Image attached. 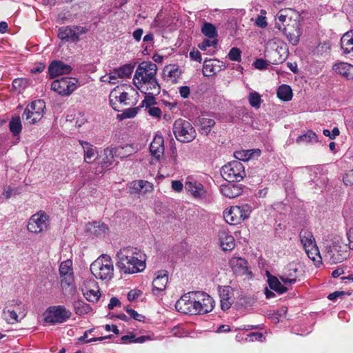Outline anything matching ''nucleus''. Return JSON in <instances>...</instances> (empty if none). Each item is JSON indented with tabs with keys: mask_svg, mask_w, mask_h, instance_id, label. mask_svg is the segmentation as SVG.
<instances>
[{
	"mask_svg": "<svg viewBox=\"0 0 353 353\" xmlns=\"http://www.w3.org/2000/svg\"><path fill=\"white\" fill-rule=\"evenodd\" d=\"M117 266L123 274H135L145 268V254L134 247H125L117 254Z\"/></svg>",
	"mask_w": 353,
	"mask_h": 353,
	"instance_id": "nucleus-1",
	"label": "nucleus"
},
{
	"mask_svg": "<svg viewBox=\"0 0 353 353\" xmlns=\"http://www.w3.org/2000/svg\"><path fill=\"white\" fill-rule=\"evenodd\" d=\"M157 66L151 61L139 64L133 78L134 85L141 92H146L149 87L153 92H160L161 88L156 78Z\"/></svg>",
	"mask_w": 353,
	"mask_h": 353,
	"instance_id": "nucleus-2",
	"label": "nucleus"
},
{
	"mask_svg": "<svg viewBox=\"0 0 353 353\" xmlns=\"http://www.w3.org/2000/svg\"><path fill=\"white\" fill-rule=\"evenodd\" d=\"M90 271L97 279L110 280L114 275V265L111 258L106 254L101 255L90 265Z\"/></svg>",
	"mask_w": 353,
	"mask_h": 353,
	"instance_id": "nucleus-3",
	"label": "nucleus"
},
{
	"mask_svg": "<svg viewBox=\"0 0 353 353\" xmlns=\"http://www.w3.org/2000/svg\"><path fill=\"white\" fill-rule=\"evenodd\" d=\"M200 301L197 292H190L183 295L175 304L177 311L185 314H200Z\"/></svg>",
	"mask_w": 353,
	"mask_h": 353,
	"instance_id": "nucleus-4",
	"label": "nucleus"
},
{
	"mask_svg": "<svg viewBox=\"0 0 353 353\" xmlns=\"http://www.w3.org/2000/svg\"><path fill=\"white\" fill-rule=\"evenodd\" d=\"M175 138L182 143H190L196 137V132L192 124L183 119H176L172 126Z\"/></svg>",
	"mask_w": 353,
	"mask_h": 353,
	"instance_id": "nucleus-5",
	"label": "nucleus"
},
{
	"mask_svg": "<svg viewBox=\"0 0 353 353\" xmlns=\"http://www.w3.org/2000/svg\"><path fill=\"white\" fill-rule=\"evenodd\" d=\"M252 209L248 204L232 206L223 212L225 221L230 225H237L250 217Z\"/></svg>",
	"mask_w": 353,
	"mask_h": 353,
	"instance_id": "nucleus-6",
	"label": "nucleus"
},
{
	"mask_svg": "<svg viewBox=\"0 0 353 353\" xmlns=\"http://www.w3.org/2000/svg\"><path fill=\"white\" fill-rule=\"evenodd\" d=\"M45 108L46 103L43 100L34 101L26 106L22 118L30 125L35 124L43 117Z\"/></svg>",
	"mask_w": 353,
	"mask_h": 353,
	"instance_id": "nucleus-7",
	"label": "nucleus"
},
{
	"mask_svg": "<svg viewBox=\"0 0 353 353\" xmlns=\"http://www.w3.org/2000/svg\"><path fill=\"white\" fill-rule=\"evenodd\" d=\"M221 173L228 182L240 181L245 176V168L239 161H233L224 165Z\"/></svg>",
	"mask_w": 353,
	"mask_h": 353,
	"instance_id": "nucleus-8",
	"label": "nucleus"
},
{
	"mask_svg": "<svg viewBox=\"0 0 353 353\" xmlns=\"http://www.w3.org/2000/svg\"><path fill=\"white\" fill-rule=\"evenodd\" d=\"M43 316L45 321L48 323H62L70 317L71 312L63 305H56L49 307Z\"/></svg>",
	"mask_w": 353,
	"mask_h": 353,
	"instance_id": "nucleus-9",
	"label": "nucleus"
},
{
	"mask_svg": "<svg viewBox=\"0 0 353 353\" xmlns=\"http://www.w3.org/2000/svg\"><path fill=\"white\" fill-rule=\"evenodd\" d=\"M324 256L330 263L336 264L347 259L349 256V253L345 246H341L336 243H332L326 247Z\"/></svg>",
	"mask_w": 353,
	"mask_h": 353,
	"instance_id": "nucleus-10",
	"label": "nucleus"
},
{
	"mask_svg": "<svg viewBox=\"0 0 353 353\" xmlns=\"http://www.w3.org/2000/svg\"><path fill=\"white\" fill-rule=\"evenodd\" d=\"M77 83L76 78H61L52 81L51 89L59 95L69 96L77 88Z\"/></svg>",
	"mask_w": 353,
	"mask_h": 353,
	"instance_id": "nucleus-11",
	"label": "nucleus"
},
{
	"mask_svg": "<svg viewBox=\"0 0 353 353\" xmlns=\"http://www.w3.org/2000/svg\"><path fill=\"white\" fill-rule=\"evenodd\" d=\"M86 32L87 29L82 26H63L59 28L58 37L65 42H78L80 36Z\"/></svg>",
	"mask_w": 353,
	"mask_h": 353,
	"instance_id": "nucleus-12",
	"label": "nucleus"
},
{
	"mask_svg": "<svg viewBox=\"0 0 353 353\" xmlns=\"http://www.w3.org/2000/svg\"><path fill=\"white\" fill-rule=\"evenodd\" d=\"M49 225V217L43 211L33 214L29 219L28 230L34 233H39L46 230Z\"/></svg>",
	"mask_w": 353,
	"mask_h": 353,
	"instance_id": "nucleus-13",
	"label": "nucleus"
},
{
	"mask_svg": "<svg viewBox=\"0 0 353 353\" xmlns=\"http://www.w3.org/2000/svg\"><path fill=\"white\" fill-rule=\"evenodd\" d=\"M114 148H107L97 157L99 165L95 168L94 174L99 176L112 165L114 162Z\"/></svg>",
	"mask_w": 353,
	"mask_h": 353,
	"instance_id": "nucleus-14",
	"label": "nucleus"
},
{
	"mask_svg": "<svg viewBox=\"0 0 353 353\" xmlns=\"http://www.w3.org/2000/svg\"><path fill=\"white\" fill-rule=\"evenodd\" d=\"M184 188L196 199H203L206 196V190L203 185L193 176L187 177Z\"/></svg>",
	"mask_w": 353,
	"mask_h": 353,
	"instance_id": "nucleus-15",
	"label": "nucleus"
},
{
	"mask_svg": "<svg viewBox=\"0 0 353 353\" xmlns=\"http://www.w3.org/2000/svg\"><path fill=\"white\" fill-rule=\"evenodd\" d=\"M124 86H117L114 88L110 94L109 101L112 108L119 111V108L117 107V103L120 104H123L124 105H130V103L128 101L129 100L128 93L124 90Z\"/></svg>",
	"mask_w": 353,
	"mask_h": 353,
	"instance_id": "nucleus-16",
	"label": "nucleus"
},
{
	"mask_svg": "<svg viewBox=\"0 0 353 353\" xmlns=\"http://www.w3.org/2000/svg\"><path fill=\"white\" fill-rule=\"evenodd\" d=\"M48 74L50 79H54L58 76L70 74L72 70L71 65L61 61H52L48 66Z\"/></svg>",
	"mask_w": 353,
	"mask_h": 353,
	"instance_id": "nucleus-17",
	"label": "nucleus"
},
{
	"mask_svg": "<svg viewBox=\"0 0 353 353\" xmlns=\"http://www.w3.org/2000/svg\"><path fill=\"white\" fill-rule=\"evenodd\" d=\"M82 292L85 298L90 302H97L101 296L99 287L94 280L86 281L82 288Z\"/></svg>",
	"mask_w": 353,
	"mask_h": 353,
	"instance_id": "nucleus-18",
	"label": "nucleus"
},
{
	"mask_svg": "<svg viewBox=\"0 0 353 353\" xmlns=\"http://www.w3.org/2000/svg\"><path fill=\"white\" fill-rule=\"evenodd\" d=\"M165 152L164 139L161 134H156L150 145V152L151 156L159 161Z\"/></svg>",
	"mask_w": 353,
	"mask_h": 353,
	"instance_id": "nucleus-19",
	"label": "nucleus"
},
{
	"mask_svg": "<svg viewBox=\"0 0 353 353\" xmlns=\"http://www.w3.org/2000/svg\"><path fill=\"white\" fill-rule=\"evenodd\" d=\"M267 54L270 58L269 63L277 65L283 63L288 55L287 48L284 45L277 46L274 49L268 50Z\"/></svg>",
	"mask_w": 353,
	"mask_h": 353,
	"instance_id": "nucleus-20",
	"label": "nucleus"
},
{
	"mask_svg": "<svg viewBox=\"0 0 353 353\" xmlns=\"http://www.w3.org/2000/svg\"><path fill=\"white\" fill-rule=\"evenodd\" d=\"M284 34L293 46L297 45L301 35L300 23L297 21H294L292 25H288L284 29Z\"/></svg>",
	"mask_w": 353,
	"mask_h": 353,
	"instance_id": "nucleus-21",
	"label": "nucleus"
},
{
	"mask_svg": "<svg viewBox=\"0 0 353 353\" xmlns=\"http://www.w3.org/2000/svg\"><path fill=\"white\" fill-rule=\"evenodd\" d=\"M168 282V273L166 270H160L156 273L152 282V292L154 294L163 291Z\"/></svg>",
	"mask_w": 353,
	"mask_h": 353,
	"instance_id": "nucleus-22",
	"label": "nucleus"
},
{
	"mask_svg": "<svg viewBox=\"0 0 353 353\" xmlns=\"http://www.w3.org/2000/svg\"><path fill=\"white\" fill-rule=\"evenodd\" d=\"M198 299L200 301V314L211 312L214 307V301L208 294L197 292Z\"/></svg>",
	"mask_w": 353,
	"mask_h": 353,
	"instance_id": "nucleus-23",
	"label": "nucleus"
},
{
	"mask_svg": "<svg viewBox=\"0 0 353 353\" xmlns=\"http://www.w3.org/2000/svg\"><path fill=\"white\" fill-rule=\"evenodd\" d=\"M221 307L223 311L228 310L232 302L231 301L232 288L230 286H223L219 288Z\"/></svg>",
	"mask_w": 353,
	"mask_h": 353,
	"instance_id": "nucleus-24",
	"label": "nucleus"
},
{
	"mask_svg": "<svg viewBox=\"0 0 353 353\" xmlns=\"http://www.w3.org/2000/svg\"><path fill=\"white\" fill-rule=\"evenodd\" d=\"M163 74L165 77L168 78L172 83H176L182 74V70L179 65L170 64L164 67Z\"/></svg>",
	"mask_w": 353,
	"mask_h": 353,
	"instance_id": "nucleus-25",
	"label": "nucleus"
},
{
	"mask_svg": "<svg viewBox=\"0 0 353 353\" xmlns=\"http://www.w3.org/2000/svg\"><path fill=\"white\" fill-rule=\"evenodd\" d=\"M233 272L236 274H245L248 272V262L241 257H233L230 261Z\"/></svg>",
	"mask_w": 353,
	"mask_h": 353,
	"instance_id": "nucleus-26",
	"label": "nucleus"
},
{
	"mask_svg": "<svg viewBox=\"0 0 353 353\" xmlns=\"http://www.w3.org/2000/svg\"><path fill=\"white\" fill-rule=\"evenodd\" d=\"M220 190L223 196L230 199L235 198L242 193V189L239 185L231 183V182L221 185Z\"/></svg>",
	"mask_w": 353,
	"mask_h": 353,
	"instance_id": "nucleus-27",
	"label": "nucleus"
},
{
	"mask_svg": "<svg viewBox=\"0 0 353 353\" xmlns=\"http://www.w3.org/2000/svg\"><path fill=\"white\" fill-rule=\"evenodd\" d=\"M220 245L225 251L231 250L234 247V239L225 230H221L219 232Z\"/></svg>",
	"mask_w": 353,
	"mask_h": 353,
	"instance_id": "nucleus-28",
	"label": "nucleus"
},
{
	"mask_svg": "<svg viewBox=\"0 0 353 353\" xmlns=\"http://www.w3.org/2000/svg\"><path fill=\"white\" fill-rule=\"evenodd\" d=\"M79 142L83 150L84 161L92 163L97 153V148L87 141L80 140Z\"/></svg>",
	"mask_w": 353,
	"mask_h": 353,
	"instance_id": "nucleus-29",
	"label": "nucleus"
},
{
	"mask_svg": "<svg viewBox=\"0 0 353 353\" xmlns=\"http://www.w3.org/2000/svg\"><path fill=\"white\" fill-rule=\"evenodd\" d=\"M333 70L347 79H353V65L351 64L344 62L336 63L333 66Z\"/></svg>",
	"mask_w": 353,
	"mask_h": 353,
	"instance_id": "nucleus-30",
	"label": "nucleus"
},
{
	"mask_svg": "<svg viewBox=\"0 0 353 353\" xmlns=\"http://www.w3.org/2000/svg\"><path fill=\"white\" fill-rule=\"evenodd\" d=\"M341 48L344 54L353 52V30L343 35L341 39Z\"/></svg>",
	"mask_w": 353,
	"mask_h": 353,
	"instance_id": "nucleus-31",
	"label": "nucleus"
},
{
	"mask_svg": "<svg viewBox=\"0 0 353 353\" xmlns=\"http://www.w3.org/2000/svg\"><path fill=\"white\" fill-rule=\"evenodd\" d=\"M216 60H205L203 65V74L205 77H212L220 70V66Z\"/></svg>",
	"mask_w": 353,
	"mask_h": 353,
	"instance_id": "nucleus-32",
	"label": "nucleus"
},
{
	"mask_svg": "<svg viewBox=\"0 0 353 353\" xmlns=\"http://www.w3.org/2000/svg\"><path fill=\"white\" fill-rule=\"evenodd\" d=\"M261 150L259 149H252L248 150L236 151L234 152V157L238 161H248L254 157H259Z\"/></svg>",
	"mask_w": 353,
	"mask_h": 353,
	"instance_id": "nucleus-33",
	"label": "nucleus"
},
{
	"mask_svg": "<svg viewBox=\"0 0 353 353\" xmlns=\"http://www.w3.org/2000/svg\"><path fill=\"white\" fill-rule=\"evenodd\" d=\"M200 130L202 134L208 135L211 130V128L214 125L215 121L214 119L201 116L199 119Z\"/></svg>",
	"mask_w": 353,
	"mask_h": 353,
	"instance_id": "nucleus-34",
	"label": "nucleus"
},
{
	"mask_svg": "<svg viewBox=\"0 0 353 353\" xmlns=\"http://www.w3.org/2000/svg\"><path fill=\"white\" fill-rule=\"evenodd\" d=\"M299 237L304 249L315 245V241L312 234L307 230H301Z\"/></svg>",
	"mask_w": 353,
	"mask_h": 353,
	"instance_id": "nucleus-35",
	"label": "nucleus"
},
{
	"mask_svg": "<svg viewBox=\"0 0 353 353\" xmlns=\"http://www.w3.org/2000/svg\"><path fill=\"white\" fill-rule=\"evenodd\" d=\"M277 97L284 101H288L292 98L291 88L285 84L281 85L277 90Z\"/></svg>",
	"mask_w": 353,
	"mask_h": 353,
	"instance_id": "nucleus-36",
	"label": "nucleus"
},
{
	"mask_svg": "<svg viewBox=\"0 0 353 353\" xmlns=\"http://www.w3.org/2000/svg\"><path fill=\"white\" fill-rule=\"evenodd\" d=\"M88 229L96 236L104 235L108 231V228L105 223L97 221L90 224Z\"/></svg>",
	"mask_w": 353,
	"mask_h": 353,
	"instance_id": "nucleus-37",
	"label": "nucleus"
},
{
	"mask_svg": "<svg viewBox=\"0 0 353 353\" xmlns=\"http://www.w3.org/2000/svg\"><path fill=\"white\" fill-rule=\"evenodd\" d=\"M268 283L270 288L279 292V294H283L287 292L288 288L286 286L283 285L281 282L275 276H271L268 279Z\"/></svg>",
	"mask_w": 353,
	"mask_h": 353,
	"instance_id": "nucleus-38",
	"label": "nucleus"
},
{
	"mask_svg": "<svg viewBox=\"0 0 353 353\" xmlns=\"http://www.w3.org/2000/svg\"><path fill=\"white\" fill-rule=\"evenodd\" d=\"M9 129L14 136H18L21 133L22 124L19 117H14L10 119Z\"/></svg>",
	"mask_w": 353,
	"mask_h": 353,
	"instance_id": "nucleus-39",
	"label": "nucleus"
},
{
	"mask_svg": "<svg viewBox=\"0 0 353 353\" xmlns=\"http://www.w3.org/2000/svg\"><path fill=\"white\" fill-rule=\"evenodd\" d=\"M147 88L148 90L146 92H142L145 94V99L142 101V106L149 108L156 103V99L154 96L159 94L160 92L154 93L149 87Z\"/></svg>",
	"mask_w": 353,
	"mask_h": 353,
	"instance_id": "nucleus-40",
	"label": "nucleus"
},
{
	"mask_svg": "<svg viewBox=\"0 0 353 353\" xmlns=\"http://www.w3.org/2000/svg\"><path fill=\"white\" fill-rule=\"evenodd\" d=\"M296 141L299 144L303 143H316L318 141V138L315 132L312 130H308L305 134L297 137Z\"/></svg>",
	"mask_w": 353,
	"mask_h": 353,
	"instance_id": "nucleus-41",
	"label": "nucleus"
},
{
	"mask_svg": "<svg viewBox=\"0 0 353 353\" xmlns=\"http://www.w3.org/2000/svg\"><path fill=\"white\" fill-rule=\"evenodd\" d=\"M3 316L4 319L10 324L19 322L17 312L14 309L3 308Z\"/></svg>",
	"mask_w": 353,
	"mask_h": 353,
	"instance_id": "nucleus-42",
	"label": "nucleus"
},
{
	"mask_svg": "<svg viewBox=\"0 0 353 353\" xmlns=\"http://www.w3.org/2000/svg\"><path fill=\"white\" fill-rule=\"evenodd\" d=\"M201 32L209 39H216L217 37V31L216 27L210 23H204L201 28Z\"/></svg>",
	"mask_w": 353,
	"mask_h": 353,
	"instance_id": "nucleus-43",
	"label": "nucleus"
},
{
	"mask_svg": "<svg viewBox=\"0 0 353 353\" xmlns=\"http://www.w3.org/2000/svg\"><path fill=\"white\" fill-rule=\"evenodd\" d=\"M74 307L75 313L78 315L88 314L92 310L89 304L81 301L76 302Z\"/></svg>",
	"mask_w": 353,
	"mask_h": 353,
	"instance_id": "nucleus-44",
	"label": "nucleus"
},
{
	"mask_svg": "<svg viewBox=\"0 0 353 353\" xmlns=\"http://www.w3.org/2000/svg\"><path fill=\"white\" fill-rule=\"evenodd\" d=\"M116 69L118 72L117 76H119L121 79H125L129 78L131 76L133 72L134 65L132 64H125Z\"/></svg>",
	"mask_w": 353,
	"mask_h": 353,
	"instance_id": "nucleus-45",
	"label": "nucleus"
},
{
	"mask_svg": "<svg viewBox=\"0 0 353 353\" xmlns=\"http://www.w3.org/2000/svg\"><path fill=\"white\" fill-rule=\"evenodd\" d=\"M72 262L70 260L63 261L59 266V274L61 276L72 274Z\"/></svg>",
	"mask_w": 353,
	"mask_h": 353,
	"instance_id": "nucleus-46",
	"label": "nucleus"
},
{
	"mask_svg": "<svg viewBox=\"0 0 353 353\" xmlns=\"http://www.w3.org/2000/svg\"><path fill=\"white\" fill-rule=\"evenodd\" d=\"M308 257L311 259L313 261L315 262H321V256L320 255L319 249L316 245H313L310 248L305 249Z\"/></svg>",
	"mask_w": 353,
	"mask_h": 353,
	"instance_id": "nucleus-47",
	"label": "nucleus"
},
{
	"mask_svg": "<svg viewBox=\"0 0 353 353\" xmlns=\"http://www.w3.org/2000/svg\"><path fill=\"white\" fill-rule=\"evenodd\" d=\"M139 108H130L124 110L121 114L117 115L119 120L134 118L138 113Z\"/></svg>",
	"mask_w": 353,
	"mask_h": 353,
	"instance_id": "nucleus-48",
	"label": "nucleus"
},
{
	"mask_svg": "<svg viewBox=\"0 0 353 353\" xmlns=\"http://www.w3.org/2000/svg\"><path fill=\"white\" fill-rule=\"evenodd\" d=\"M248 101L252 107L259 108L262 102L261 95L256 92H252L248 96Z\"/></svg>",
	"mask_w": 353,
	"mask_h": 353,
	"instance_id": "nucleus-49",
	"label": "nucleus"
},
{
	"mask_svg": "<svg viewBox=\"0 0 353 353\" xmlns=\"http://www.w3.org/2000/svg\"><path fill=\"white\" fill-rule=\"evenodd\" d=\"M228 58L231 61L240 62L241 61V51L238 48H232L228 53Z\"/></svg>",
	"mask_w": 353,
	"mask_h": 353,
	"instance_id": "nucleus-50",
	"label": "nucleus"
},
{
	"mask_svg": "<svg viewBox=\"0 0 353 353\" xmlns=\"http://www.w3.org/2000/svg\"><path fill=\"white\" fill-rule=\"evenodd\" d=\"M218 40L216 39H213L212 40H210V39H205L199 43V48L205 51L207 50L208 48L209 47H214L215 48L217 45Z\"/></svg>",
	"mask_w": 353,
	"mask_h": 353,
	"instance_id": "nucleus-51",
	"label": "nucleus"
},
{
	"mask_svg": "<svg viewBox=\"0 0 353 353\" xmlns=\"http://www.w3.org/2000/svg\"><path fill=\"white\" fill-rule=\"evenodd\" d=\"M88 334H87V332H85L83 333V335L79 338V341L81 342V343H90V342H94V341H101L103 339L111 338V335L104 336V337H94V338H92L90 339H88Z\"/></svg>",
	"mask_w": 353,
	"mask_h": 353,
	"instance_id": "nucleus-52",
	"label": "nucleus"
},
{
	"mask_svg": "<svg viewBox=\"0 0 353 353\" xmlns=\"http://www.w3.org/2000/svg\"><path fill=\"white\" fill-rule=\"evenodd\" d=\"M142 184H145L144 180L134 181L130 184L131 193L141 192Z\"/></svg>",
	"mask_w": 353,
	"mask_h": 353,
	"instance_id": "nucleus-53",
	"label": "nucleus"
},
{
	"mask_svg": "<svg viewBox=\"0 0 353 353\" xmlns=\"http://www.w3.org/2000/svg\"><path fill=\"white\" fill-rule=\"evenodd\" d=\"M127 313L130 316L131 318L138 321H142L144 319V316L139 314L137 311L131 308H126Z\"/></svg>",
	"mask_w": 353,
	"mask_h": 353,
	"instance_id": "nucleus-54",
	"label": "nucleus"
},
{
	"mask_svg": "<svg viewBox=\"0 0 353 353\" xmlns=\"http://www.w3.org/2000/svg\"><path fill=\"white\" fill-rule=\"evenodd\" d=\"M12 86L19 92H21L25 88L24 82L21 79H15L12 81Z\"/></svg>",
	"mask_w": 353,
	"mask_h": 353,
	"instance_id": "nucleus-55",
	"label": "nucleus"
},
{
	"mask_svg": "<svg viewBox=\"0 0 353 353\" xmlns=\"http://www.w3.org/2000/svg\"><path fill=\"white\" fill-rule=\"evenodd\" d=\"M281 281L283 283V285H291L292 284H294L296 281V278H290L285 274L282 276H280Z\"/></svg>",
	"mask_w": 353,
	"mask_h": 353,
	"instance_id": "nucleus-56",
	"label": "nucleus"
},
{
	"mask_svg": "<svg viewBox=\"0 0 353 353\" xmlns=\"http://www.w3.org/2000/svg\"><path fill=\"white\" fill-rule=\"evenodd\" d=\"M343 182L346 185H353V169L348 171L343 176Z\"/></svg>",
	"mask_w": 353,
	"mask_h": 353,
	"instance_id": "nucleus-57",
	"label": "nucleus"
},
{
	"mask_svg": "<svg viewBox=\"0 0 353 353\" xmlns=\"http://www.w3.org/2000/svg\"><path fill=\"white\" fill-rule=\"evenodd\" d=\"M268 65L269 63L262 59H257L254 63V67L259 70L265 69Z\"/></svg>",
	"mask_w": 353,
	"mask_h": 353,
	"instance_id": "nucleus-58",
	"label": "nucleus"
},
{
	"mask_svg": "<svg viewBox=\"0 0 353 353\" xmlns=\"http://www.w3.org/2000/svg\"><path fill=\"white\" fill-rule=\"evenodd\" d=\"M148 114L155 118H159L161 114V110L158 107H150L148 109Z\"/></svg>",
	"mask_w": 353,
	"mask_h": 353,
	"instance_id": "nucleus-59",
	"label": "nucleus"
},
{
	"mask_svg": "<svg viewBox=\"0 0 353 353\" xmlns=\"http://www.w3.org/2000/svg\"><path fill=\"white\" fill-rule=\"evenodd\" d=\"M141 294V292L138 290H130L128 294V299L130 301H132L139 297Z\"/></svg>",
	"mask_w": 353,
	"mask_h": 353,
	"instance_id": "nucleus-60",
	"label": "nucleus"
},
{
	"mask_svg": "<svg viewBox=\"0 0 353 353\" xmlns=\"http://www.w3.org/2000/svg\"><path fill=\"white\" fill-rule=\"evenodd\" d=\"M249 341H262L263 339V334L261 332H252L248 334Z\"/></svg>",
	"mask_w": 353,
	"mask_h": 353,
	"instance_id": "nucleus-61",
	"label": "nucleus"
},
{
	"mask_svg": "<svg viewBox=\"0 0 353 353\" xmlns=\"http://www.w3.org/2000/svg\"><path fill=\"white\" fill-rule=\"evenodd\" d=\"M183 184L180 181H172V188L176 192H180L183 190Z\"/></svg>",
	"mask_w": 353,
	"mask_h": 353,
	"instance_id": "nucleus-62",
	"label": "nucleus"
},
{
	"mask_svg": "<svg viewBox=\"0 0 353 353\" xmlns=\"http://www.w3.org/2000/svg\"><path fill=\"white\" fill-rule=\"evenodd\" d=\"M256 25L260 28H265L268 25L266 18L263 16H258L256 19Z\"/></svg>",
	"mask_w": 353,
	"mask_h": 353,
	"instance_id": "nucleus-63",
	"label": "nucleus"
},
{
	"mask_svg": "<svg viewBox=\"0 0 353 353\" xmlns=\"http://www.w3.org/2000/svg\"><path fill=\"white\" fill-rule=\"evenodd\" d=\"M179 93L182 98L186 99L190 95V89L188 86H181L179 88Z\"/></svg>",
	"mask_w": 353,
	"mask_h": 353,
	"instance_id": "nucleus-64",
	"label": "nucleus"
}]
</instances>
